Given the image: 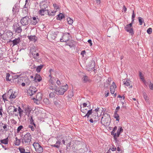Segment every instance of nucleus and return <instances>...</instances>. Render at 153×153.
<instances>
[{
  "label": "nucleus",
  "mask_w": 153,
  "mask_h": 153,
  "mask_svg": "<svg viewBox=\"0 0 153 153\" xmlns=\"http://www.w3.org/2000/svg\"><path fill=\"white\" fill-rule=\"evenodd\" d=\"M53 6L54 7V8L56 9V10H57V9H59V7L58 5L56 4H53Z\"/></svg>",
  "instance_id": "nucleus-56"
},
{
  "label": "nucleus",
  "mask_w": 153,
  "mask_h": 153,
  "mask_svg": "<svg viewBox=\"0 0 153 153\" xmlns=\"http://www.w3.org/2000/svg\"><path fill=\"white\" fill-rule=\"evenodd\" d=\"M32 125H29L28 126V127L29 128H30L31 130L32 131H33L34 130V127H33V126Z\"/></svg>",
  "instance_id": "nucleus-59"
},
{
  "label": "nucleus",
  "mask_w": 153,
  "mask_h": 153,
  "mask_svg": "<svg viewBox=\"0 0 153 153\" xmlns=\"http://www.w3.org/2000/svg\"><path fill=\"white\" fill-rule=\"evenodd\" d=\"M117 127L116 126H115L113 129V131L111 132V134L112 135H113L114 139L115 140L117 139V135L116 133H115L116 130H117Z\"/></svg>",
  "instance_id": "nucleus-19"
},
{
  "label": "nucleus",
  "mask_w": 153,
  "mask_h": 153,
  "mask_svg": "<svg viewBox=\"0 0 153 153\" xmlns=\"http://www.w3.org/2000/svg\"><path fill=\"white\" fill-rule=\"evenodd\" d=\"M138 19L140 25H142L143 24V22H144V20L142 18L139 17H138Z\"/></svg>",
  "instance_id": "nucleus-45"
},
{
  "label": "nucleus",
  "mask_w": 153,
  "mask_h": 153,
  "mask_svg": "<svg viewBox=\"0 0 153 153\" xmlns=\"http://www.w3.org/2000/svg\"><path fill=\"white\" fill-rule=\"evenodd\" d=\"M20 152V153H25V149L22 146H20L18 148Z\"/></svg>",
  "instance_id": "nucleus-38"
},
{
  "label": "nucleus",
  "mask_w": 153,
  "mask_h": 153,
  "mask_svg": "<svg viewBox=\"0 0 153 153\" xmlns=\"http://www.w3.org/2000/svg\"><path fill=\"white\" fill-rule=\"evenodd\" d=\"M133 24L131 22L129 24L127 25L125 27V30L131 34H134V31L132 27V25Z\"/></svg>",
  "instance_id": "nucleus-11"
},
{
  "label": "nucleus",
  "mask_w": 153,
  "mask_h": 153,
  "mask_svg": "<svg viewBox=\"0 0 153 153\" xmlns=\"http://www.w3.org/2000/svg\"><path fill=\"white\" fill-rule=\"evenodd\" d=\"M70 35L68 33H64L61 38L60 39V41L61 42H65L68 41L70 38Z\"/></svg>",
  "instance_id": "nucleus-6"
},
{
  "label": "nucleus",
  "mask_w": 153,
  "mask_h": 153,
  "mask_svg": "<svg viewBox=\"0 0 153 153\" xmlns=\"http://www.w3.org/2000/svg\"><path fill=\"white\" fill-rule=\"evenodd\" d=\"M130 81L129 80L127 79V80H126V81H123V83L125 85L128 86L130 85Z\"/></svg>",
  "instance_id": "nucleus-39"
},
{
  "label": "nucleus",
  "mask_w": 153,
  "mask_h": 153,
  "mask_svg": "<svg viewBox=\"0 0 153 153\" xmlns=\"http://www.w3.org/2000/svg\"><path fill=\"white\" fill-rule=\"evenodd\" d=\"M55 94L53 92H51L49 94V97H50L52 98L54 97Z\"/></svg>",
  "instance_id": "nucleus-61"
},
{
  "label": "nucleus",
  "mask_w": 153,
  "mask_h": 153,
  "mask_svg": "<svg viewBox=\"0 0 153 153\" xmlns=\"http://www.w3.org/2000/svg\"><path fill=\"white\" fill-rule=\"evenodd\" d=\"M116 88V86L114 82L112 83V85L110 87V90L111 93L112 94H114L115 91V89Z\"/></svg>",
  "instance_id": "nucleus-20"
},
{
  "label": "nucleus",
  "mask_w": 153,
  "mask_h": 153,
  "mask_svg": "<svg viewBox=\"0 0 153 153\" xmlns=\"http://www.w3.org/2000/svg\"><path fill=\"white\" fill-rule=\"evenodd\" d=\"M92 113H93L92 109L88 110L87 112V113L83 117H87V118H88L89 117L90 115H91V114H92Z\"/></svg>",
  "instance_id": "nucleus-29"
},
{
  "label": "nucleus",
  "mask_w": 153,
  "mask_h": 153,
  "mask_svg": "<svg viewBox=\"0 0 153 153\" xmlns=\"http://www.w3.org/2000/svg\"><path fill=\"white\" fill-rule=\"evenodd\" d=\"M60 140H61L59 139V140H58L56 142V144H57L59 146V145L61 143V142L60 141Z\"/></svg>",
  "instance_id": "nucleus-63"
},
{
  "label": "nucleus",
  "mask_w": 153,
  "mask_h": 153,
  "mask_svg": "<svg viewBox=\"0 0 153 153\" xmlns=\"http://www.w3.org/2000/svg\"><path fill=\"white\" fill-rule=\"evenodd\" d=\"M53 72V70L52 69H50L49 70V72H50V74H49V76L51 78H52V76H51V72Z\"/></svg>",
  "instance_id": "nucleus-60"
},
{
  "label": "nucleus",
  "mask_w": 153,
  "mask_h": 153,
  "mask_svg": "<svg viewBox=\"0 0 153 153\" xmlns=\"http://www.w3.org/2000/svg\"><path fill=\"white\" fill-rule=\"evenodd\" d=\"M21 42L20 38L19 37L13 40H10V44L11 45H13V46L15 45H17Z\"/></svg>",
  "instance_id": "nucleus-13"
},
{
  "label": "nucleus",
  "mask_w": 153,
  "mask_h": 153,
  "mask_svg": "<svg viewBox=\"0 0 153 153\" xmlns=\"http://www.w3.org/2000/svg\"><path fill=\"white\" fill-rule=\"evenodd\" d=\"M27 7L24 6L23 10V13L25 14V15L26 16L27 14L28 13V9Z\"/></svg>",
  "instance_id": "nucleus-36"
},
{
  "label": "nucleus",
  "mask_w": 153,
  "mask_h": 153,
  "mask_svg": "<svg viewBox=\"0 0 153 153\" xmlns=\"http://www.w3.org/2000/svg\"><path fill=\"white\" fill-rule=\"evenodd\" d=\"M10 77V73H7V75L6 77V79L7 81H10V79H9V77Z\"/></svg>",
  "instance_id": "nucleus-57"
},
{
  "label": "nucleus",
  "mask_w": 153,
  "mask_h": 153,
  "mask_svg": "<svg viewBox=\"0 0 153 153\" xmlns=\"http://www.w3.org/2000/svg\"><path fill=\"white\" fill-rule=\"evenodd\" d=\"M82 82L84 83L90 82L91 80L87 76H84L82 78Z\"/></svg>",
  "instance_id": "nucleus-22"
},
{
  "label": "nucleus",
  "mask_w": 153,
  "mask_h": 153,
  "mask_svg": "<svg viewBox=\"0 0 153 153\" xmlns=\"http://www.w3.org/2000/svg\"><path fill=\"white\" fill-rule=\"evenodd\" d=\"M30 53L32 54L33 56L35 55L37 53L36 51V50L34 48L32 47L30 49Z\"/></svg>",
  "instance_id": "nucleus-30"
},
{
  "label": "nucleus",
  "mask_w": 153,
  "mask_h": 153,
  "mask_svg": "<svg viewBox=\"0 0 153 153\" xmlns=\"http://www.w3.org/2000/svg\"><path fill=\"white\" fill-rule=\"evenodd\" d=\"M16 141L15 143V144L16 146H19L20 145V140L17 138V137L16 138Z\"/></svg>",
  "instance_id": "nucleus-43"
},
{
  "label": "nucleus",
  "mask_w": 153,
  "mask_h": 153,
  "mask_svg": "<svg viewBox=\"0 0 153 153\" xmlns=\"http://www.w3.org/2000/svg\"><path fill=\"white\" fill-rule=\"evenodd\" d=\"M135 16V15L134 13V10H133V13L132 15V17H131V22H132V23H134V18Z\"/></svg>",
  "instance_id": "nucleus-49"
},
{
  "label": "nucleus",
  "mask_w": 153,
  "mask_h": 153,
  "mask_svg": "<svg viewBox=\"0 0 153 153\" xmlns=\"http://www.w3.org/2000/svg\"><path fill=\"white\" fill-rule=\"evenodd\" d=\"M28 39L31 41H33L35 42L37 40V38L35 36H28Z\"/></svg>",
  "instance_id": "nucleus-27"
},
{
  "label": "nucleus",
  "mask_w": 153,
  "mask_h": 153,
  "mask_svg": "<svg viewBox=\"0 0 153 153\" xmlns=\"http://www.w3.org/2000/svg\"><path fill=\"white\" fill-rule=\"evenodd\" d=\"M24 110L25 111L24 113H25V115H27L28 117H29L31 110L30 107L27 106Z\"/></svg>",
  "instance_id": "nucleus-21"
},
{
  "label": "nucleus",
  "mask_w": 153,
  "mask_h": 153,
  "mask_svg": "<svg viewBox=\"0 0 153 153\" xmlns=\"http://www.w3.org/2000/svg\"><path fill=\"white\" fill-rule=\"evenodd\" d=\"M67 21L68 23L70 25H72L73 23V20L70 18H68L67 19Z\"/></svg>",
  "instance_id": "nucleus-47"
},
{
  "label": "nucleus",
  "mask_w": 153,
  "mask_h": 153,
  "mask_svg": "<svg viewBox=\"0 0 153 153\" xmlns=\"http://www.w3.org/2000/svg\"><path fill=\"white\" fill-rule=\"evenodd\" d=\"M64 17V15L60 13L58 14L57 17V19L58 20H61Z\"/></svg>",
  "instance_id": "nucleus-37"
},
{
  "label": "nucleus",
  "mask_w": 153,
  "mask_h": 153,
  "mask_svg": "<svg viewBox=\"0 0 153 153\" xmlns=\"http://www.w3.org/2000/svg\"><path fill=\"white\" fill-rule=\"evenodd\" d=\"M44 102L46 105H49L50 104V102L48 99L45 98L44 99Z\"/></svg>",
  "instance_id": "nucleus-42"
},
{
  "label": "nucleus",
  "mask_w": 153,
  "mask_h": 153,
  "mask_svg": "<svg viewBox=\"0 0 153 153\" xmlns=\"http://www.w3.org/2000/svg\"><path fill=\"white\" fill-rule=\"evenodd\" d=\"M95 66V62L94 61L92 60L89 62L87 66V69L88 71H91L93 70Z\"/></svg>",
  "instance_id": "nucleus-12"
},
{
  "label": "nucleus",
  "mask_w": 153,
  "mask_h": 153,
  "mask_svg": "<svg viewBox=\"0 0 153 153\" xmlns=\"http://www.w3.org/2000/svg\"><path fill=\"white\" fill-rule=\"evenodd\" d=\"M42 80V78L40 76V75L38 74H36L35 77H34V80L35 82H40Z\"/></svg>",
  "instance_id": "nucleus-23"
},
{
  "label": "nucleus",
  "mask_w": 153,
  "mask_h": 153,
  "mask_svg": "<svg viewBox=\"0 0 153 153\" xmlns=\"http://www.w3.org/2000/svg\"><path fill=\"white\" fill-rule=\"evenodd\" d=\"M59 102H60L57 100L56 99H54V104L58 107H59L60 106Z\"/></svg>",
  "instance_id": "nucleus-40"
},
{
  "label": "nucleus",
  "mask_w": 153,
  "mask_h": 153,
  "mask_svg": "<svg viewBox=\"0 0 153 153\" xmlns=\"http://www.w3.org/2000/svg\"><path fill=\"white\" fill-rule=\"evenodd\" d=\"M40 10H44L48 9V4L45 2H42L40 3Z\"/></svg>",
  "instance_id": "nucleus-15"
},
{
  "label": "nucleus",
  "mask_w": 153,
  "mask_h": 153,
  "mask_svg": "<svg viewBox=\"0 0 153 153\" xmlns=\"http://www.w3.org/2000/svg\"><path fill=\"white\" fill-rule=\"evenodd\" d=\"M39 53L37 52L33 56V58L35 59L36 61L37 62H39V60H40V59L39 57Z\"/></svg>",
  "instance_id": "nucleus-34"
},
{
  "label": "nucleus",
  "mask_w": 153,
  "mask_h": 153,
  "mask_svg": "<svg viewBox=\"0 0 153 153\" xmlns=\"http://www.w3.org/2000/svg\"><path fill=\"white\" fill-rule=\"evenodd\" d=\"M109 118L105 117H102L101 118V123L105 126H107L110 124Z\"/></svg>",
  "instance_id": "nucleus-7"
},
{
  "label": "nucleus",
  "mask_w": 153,
  "mask_h": 153,
  "mask_svg": "<svg viewBox=\"0 0 153 153\" xmlns=\"http://www.w3.org/2000/svg\"><path fill=\"white\" fill-rule=\"evenodd\" d=\"M33 145L37 152L41 153L43 152V150L42 147L38 143L34 142Z\"/></svg>",
  "instance_id": "nucleus-5"
},
{
  "label": "nucleus",
  "mask_w": 153,
  "mask_h": 153,
  "mask_svg": "<svg viewBox=\"0 0 153 153\" xmlns=\"http://www.w3.org/2000/svg\"><path fill=\"white\" fill-rule=\"evenodd\" d=\"M111 81V77H109L108 79H107V83H106V87H108L109 85L110 84V82Z\"/></svg>",
  "instance_id": "nucleus-46"
},
{
  "label": "nucleus",
  "mask_w": 153,
  "mask_h": 153,
  "mask_svg": "<svg viewBox=\"0 0 153 153\" xmlns=\"http://www.w3.org/2000/svg\"><path fill=\"white\" fill-rule=\"evenodd\" d=\"M30 125H33L35 127H36V125L33 122V117L32 116L30 117Z\"/></svg>",
  "instance_id": "nucleus-44"
},
{
  "label": "nucleus",
  "mask_w": 153,
  "mask_h": 153,
  "mask_svg": "<svg viewBox=\"0 0 153 153\" xmlns=\"http://www.w3.org/2000/svg\"><path fill=\"white\" fill-rule=\"evenodd\" d=\"M57 11V10H56L54 11V10H50L49 11H48V15L49 16H54L56 12Z\"/></svg>",
  "instance_id": "nucleus-35"
},
{
  "label": "nucleus",
  "mask_w": 153,
  "mask_h": 153,
  "mask_svg": "<svg viewBox=\"0 0 153 153\" xmlns=\"http://www.w3.org/2000/svg\"><path fill=\"white\" fill-rule=\"evenodd\" d=\"M117 111H115L114 117V118L116 119L117 121H119L120 120L119 115L118 114H117Z\"/></svg>",
  "instance_id": "nucleus-32"
},
{
  "label": "nucleus",
  "mask_w": 153,
  "mask_h": 153,
  "mask_svg": "<svg viewBox=\"0 0 153 153\" xmlns=\"http://www.w3.org/2000/svg\"><path fill=\"white\" fill-rule=\"evenodd\" d=\"M17 112L18 113V114H19L20 117H21L23 115L24 111L22 110L20 107H19L18 109Z\"/></svg>",
  "instance_id": "nucleus-26"
},
{
  "label": "nucleus",
  "mask_w": 153,
  "mask_h": 153,
  "mask_svg": "<svg viewBox=\"0 0 153 153\" xmlns=\"http://www.w3.org/2000/svg\"><path fill=\"white\" fill-rule=\"evenodd\" d=\"M14 116H18V113L17 112V109L14 105H10V115Z\"/></svg>",
  "instance_id": "nucleus-8"
},
{
  "label": "nucleus",
  "mask_w": 153,
  "mask_h": 153,
  "mask_svg": "<svg viewBox=\"0 0 153 153\" xmlns=\"http://www.w3.org/2000/svg\"><path fill=\"white\" fill-rule=\"evenodd\" d=\"M37 91V89L36 87L33 86L30 87L27 90V93L28 95L31 96L35 94Z\"/></svg>",
  "instance_id": "nucleus-10"
},
{
  "label": "nucleus",
  "mask_w": 153,
  "mask_h": 153,
  "mask_svg": "<svg viewBox=\"0 0 153 153\" xmlns=\"http://www.w3.org/2000/svg\"><path fill=\"white\" fill-rule=\"evenodd\" d=\"M68 88V85L67 84L65 85H62L59 88L55 86L54 88V92L57 94L62 95L67 91Z\"/></svg>",
  "instance_id": "nucleus-2"
},
{
  "label": "nucleus",
  "mask_w": 153,
  "mask_h": 153,
  "mask_svg": "<svg viewBox=\"0 0 153 153\" xmlns=\"http://www.w3.org/2000/svg\"><path fill=\"white\" fill-rule=\"evenodd\" d=\"M9 97L8 95L7 94H4L2 96V98H3V99L4 102H5V101H8V100H7V98Z\"/></svg>",
  "instance_id": "nucleus-31"
},
{
  "label": "nucleus",
  "mask_w": 153,
  "mask_h": 153,
  "mask_svg": "<svg viewBox=\"0 0 153 153\" xmlns=\"http://www.w3.org/2000/svg\"><path fill=\"white\" fill-rule=\"evenodd\" d=\"M23 128V126H22L21 125V126H19L18 127L17 129V132H19L20 130H21V129L22 128Z\"/></svg>",
  "instance_id": "nucleus-53"
},
{
  "label": "nucleus",
  "mask_w": 153,
  "mask_h": 153,
  "mask_svg": "<svg viewBox=\"0 0 153 153\" xmlns=\"http://www.w3.org/2000/svg\"><path fill=\"white\" fill-rule=\"evenodd\" d=\"M39 13V14L41 16H44L45 14H48V9L40 10Z\"/></svg>",
  "instance_id": "nucleus-24"
},
{
  "label": "nucleus",
  "mask_w": 153,
  "mask_h": 153,
  "mask_svg": "<svg viewBox=\"0 0 153 153\" xmlns=\"http://www.w3.org/2000/svg\"><path fill=\"white\" fill-rule=\"evenodd\" d=\"M123 129L122 128V127H120L118 129L117 131L116 134H117V138L119 137L120 134L123 132Z\"/></svg>",
  "instance_id": "nucleus-28"
},
{
  "label": "nucleus",
  "mask_w": 153,
  "mask_h": 153,
  "mask_svg": "<svg viewBox=\"0 0 153 153\" xmlns=\"http://www.w3.org/2000/svg\"><path fill=\"white\" fill-rule=\"evenodd\" d=\"M109 149H110V150H111L112 151H114L116 150V148L115 146H113V147L111 148H110Z\"/></svg>",
  "instance_id": "nucleus-64"
},
{
  "label": "nucleus",
  "mask_w": 153,
  "mask_h": 153,
  "mask_svg": "<svg viewBox=\"0 0 153 153\" xmlns=\"http://www.w3.org/2000/svg\"><path fill=\"white\" fill-rule=\"evenodd\" d=\"M43 65L38 66L36 69V71L38 72H40V71L41 69L43 68Z\"/></svg>",
  "instance_id": "nucleus-41"
},
{
  "label": "nucleus",
  "mask_w": 153,
  "mask_h": 153,
  "mask_svg": "<svg viewBox=\"0 0 153 153\" xmlns=\"http://www.w3.org/2000/svg\"><path fill=\"white\" fill-rule=\"evenodd\" d=\"M10 92H12V94L10 95V99L15 98L17 95L16 92L15 91L13 93V91L12 89H10Z\"/></svg>",
  "instance_id": "nucleus-25"
},
{
  "label": "nucleus",
  "mask_w": 153,
  "mask_h": 153,
  "mask_svg": "<svg viewBox=\"0 0 153 153\" xmlns=\"http://www.w3.org/2000/svg\"><path fill=\"white\" fill-rule=\"evenodd\" d=\"M49 82L50 83H51V84L52 85H53L54 84V82L53 81V79H52V78L51 79V78H50L49 80Z\"/></svg>",
  "instance_id": "nucleus-62"
},
{
  "label": "nucleus",
  "mask_w": 153,
  "mask_h": 153,
  "mask_svg": "<svg viewBox=\"0 0 153 153\" xmlns=\"http://www.w3.org/2000/svg\"><path fill=\"white\" fill-rule=\"evenodd\" d=\"M152 31V28H149L147 29V32L149 34H150L151 33Z\"/></svg>",
  "instance_id": "nucleus-52"
},
{
  "label": "nucleus",
  "mask_w": 153,
  "mask_h": 153,
  "mask_svg": "<svg viewBox=\"0 0 153 153\" xmlns=\"http://www.w3.org/2000/svg\"><path fill=\"white\" fill-rule=\"evenodd\" d=\"M13 29L15 33H20L22 31L21 26L18 23H14L13 26Z\"/></svg>",
  "instance_id": "nucleus-4"
},
{
  "label": "nucleus",
  "mask_w": 153,
  "mask_h": 153,
  "mask_svg": "<svg viewBox=\"0 0 153 153\" xmlns=\"http://www.w3.org/2000/svg\"><path fill=\"white\" fill-rule=\"evenodd\" d=\"M1 143L4 144L6 145L8 144V138H7L5 139L1 140L0 141Z\"/></svg>",
  "instance_id": "nucleus-33"
},
{
  "label": "nucleus",
  "mask_w": 153,
  "mask_h": 153,
  "mask_svg": "<svg viewBox=\"0 0 153 153\" xmlns=\"http://www.w3.org/2000/svg\"><path fill=\"white\" fill-rule=\"evenodd\" d=\"M91 118L93 119L94 122H97L99 119V117L97 115V113H94V111L93 112V114L91 117Z\"/></svg>",
  "instance_id": "nucleus-14"
},
{
  "label": "nucleus",
  "mask_w": 153,
  "mask_h": 153,
  "mask_svg": "<svg viewBox=\"0 0 153 153\" xmlns=\"http://www.w3.org/2000/svg\"><path fill=\"white\" fill-rule=\"evenodd\" d=\"M42 94L40 93H38L36 95V101H37L38 102H36V103L37 104L39 103L40 101L42 99Z\"/></svg>",
  "instance_id": "nucleus-16"
},
{
  "label": "nucleus",
  "mask_w": 153,
  "mask_h": 153,
  "mask_svg": "<svg viewBox=\"0 0 153 153\" xmlns=\"http://www.w3.org/2000/svg\"><path fill=\"white\" fill-rule=\"evenodd\" d=\"M30 0H26L25 1V4L24 5L25 7H28L29 4L30 2Z\"/></svg>",
  "instance_id": "nucleus-54"
},
{
  "label": "nucleus",
  "mask_w": 153,
  "mask_h": 153,
  "mask_svg": "<svg viewBox=\"0 0 153 153\" xmlns=\"http://www.w3.org/2000/svg\"><path fill=\"white\" fill-rule=\"evenodd\" d=\"M13 81L15 83L17 81V83L21 84L23 87L25 86V85H28L30 83V81L27 77L23 76L19 77V76L17 75L12 76V79H10V81L12 82Z\"/></svg>",
  "instance_id": "nucleus-1"
},
{
  "label": "nucleus",
  "mask_w": 153,
  "mask_h": 153,
  "mask_svg": "<svg viewBox=\"0 0 153 153\" xmlns=\"http://www.w3.org/2000/svg\"><path fill=\"white\" fill-rule=\"evenodd\" d=\"M31 21V25H36L39 21V19L38 18L34 17L32 18Z\"/></svg>",
  "instance_id": "nucleus-17"
},
{
  "label": "nucleus",
  "mask_w": 153,
  "mask_h": 153,
  "mask_svg": "<svg viewBox=\"0 0 153 153\" xmlns=\"http://www.w3.org/2000/svg\"><path fill=\"white\" fill-rule=\"evenodd\" d=\"M19 6L18 4H16L13 7L12 12L13 15H14L17 13V12L18 11Z\"/></svg>",
  "instance_id": "nucleus-18"
},
{
  "label": "nucleus",
  "mask_w": 153,
  "mask_h": 153,
  "mask_svg": "<svg viewBox=\"0 0 153 153\" xmlns=\"http://www.w3.org/2000/svg\"><path fill=\"white\" fill-rule=\"evenodd\" d=\"M31 136L30 133H27L24 137L23 139H22V143H24L23 140L26 145H29L31 141Z\"/></svg>",
  "instance_id": "nucleus-3"
},
{
  "label": "nucleus",
  "mask_w": 153,
  "mask_h": 153,
  "mask_svg": "<svg viewBox=\"0 0 153 153\" xmlns=\"http://www.w3.org/2000/svg\"><path fill=\"white\" fill-rule=\"evenodd\" d=\"M81 111L83 113H85V114L88 111V110H87V109L85 108H82L81 107Z\"/></svg>",
  "instance_id": "nucleus-50"
},
{
  "label": "nucleus",
  "mask_w": 153,
  "mask_h": 153,
  "mask_svg": "<svg viewBox=\"0 0 153 153\" xmlns=\"http://www.w3.org/2000/svg\"><path fill=\"white\" fill-rule=\"evenodd\" d=\"M66 137H61L60 139H63L62 140V142L64 144H65V141H66V139H65Z\"/></svg>",
  "instance_id": "nucleus-55"
},
{
  "label": "nucleus",
  "mask_w": 153,
  "mask_h": 153,
  "mask_svg": "<svg viewBox=\"0 0 153 153\" xmlns=\"http://www.w3.org/2000/svg\"><path fill=\"white\" fill-rule=\"evenodd\" d=\"M30 22V19L27 16L22 18L20 21V22L23 26L27 25Z\"/></svg>",
  "instance_id": "nucleus-9"
},
{
  "label": "nucleus",
  "mask_w": 153,
  "mask_h": 153,
  "mask_svg": "<svg viewBox=\"0 0 153 153\" xmlns=\"http://www.w3.org/2000/svg\"><path fill=\"white\" fill-rule=\"evenodd\" d=\"M149 86L151 90H153V84L150 83V84L149 85Z\"/></svg>",
  "instance_id": "nucleus-58"
},
{
  "label": "nucleus",
  "mask_w": 153,
  "mask_h": 153,
  "mask_svg": "<svg viewBox=\"0 0 153 153\" xmlns=\"http://www.w3.org/2000/svg\"><path fill=\"white\" fill-rule=\"evenodd\" d=\"M74 96V93L72 91H70L68 92V97L69 98L72 97Z\"/></svg>",
  "instance_id": "nucleus-51"
},
{
  "label": "nucleus",
  "mask_w": 153,
  "mask_h": 153,
  "mask_svg": "<svg viewBox=\"0 0 153 153\" xmlns=\"http://www.w3.org/2000/svg\"><path fill=\"white\" fill-rule=\"evenodd\" d=\"M143 97H144V99L145 100L146 102L148 101L149 99H148V96H147V94H146L145 93H143Z\"/></svg>",
  "instance_id": "nucleus-48"
}]
</instances>
